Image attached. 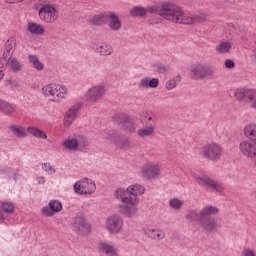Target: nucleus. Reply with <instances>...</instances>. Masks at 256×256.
Here are the masks:
<instances>
[{
    "label": "nucleus",
    "instance_id": "1",
    "mask_svg": "<svg viewBox=\"0 0 256 256\" xmlns=\"http://www.w3.org/2000/svg\"><path fill=\"white\" fill-rule=\"evenodd\" d=\"M145 193V187L141 184H134L129 186L127 189L118 188L114 192V197L118 201H121V204H118V213L131 219L132 217L137 216L139 212V195Z\"/></svg>",
    "mask_w": 256,
    "mask_h": 256
},
{
    "label": "nucleus",
    "instance_id": "2",
    "mask_svg": "<svg viewBox=\"0 0 256 256\" xmlns=\"http://www.w3.org/2000/svg\"><path fill=\"white\" fill-rule=\"evenodd\" d=\"M244 136L248 140L241 141L239 149L244 157L256 159V124L250 123L244 128Z\"/></svg>",
    "mask_w": 256,
    "mask_h": 256
},
{
    "label": "nucleus",
    "instance_id": "3",
    "mask_svg": "<svg viewBox=\"0 0 256 256\" xmlns=\"http://www.w3.org/2000/svg\"><path fill=\"white\" fill-rule=\"evenodd\" d=\"M219 213V208L213 205H206L204 208L200 210V227L206 231V233H213V231H217L219 224L215 218L211 217V215H217Z\"/></svg>",
    "mask_w": 256,
    "mask_h": 256
},
{
    "label": "nucleus",
    "instance_id": "4",
    "mask_svg": "<svg viewBox=\"0 0 256 256\" xmlns=\"http://www.w3.org/2000/svg\"><path fill=\"white\" fill-rule=\"evenodd\" d=\"M42 94L45 97H52L50 101L59 103L67 96V87L61 84L50 83L42 87Z\"/></svg>",
    "mask_w": 256,
    "mask_h": 256
},
{
    "label": "nucleus",
    "instance_id": "5",
    "mask_svg": "<svg viewBox=\"0 0 256 256\" xmlns=\"http://www.w3.org/2000/svg\"><path fill=\"white\" fill-rule=\"evenodd\" d=\"M174 5L175 3L167 1L149 5L146 7V15L147 13H150V15H159L162 19L169 21Z\"/></svg>",
    "mask_w": 256,
    "mask_h": 256
},
{
    "label": "nucleus",
    "instance_id": "6",
    "mask_svg": "<svg viewBox=\"0 0 256 256\" xmlns=\"http://www.w3.org/2000/svg\"><path fill=\"white\" fill-rule=\"evenodd\" d=\"M200 155L207 161H219L223 155V147L215 142L206 144L201 148Z\"/></svg>",
    "mask_w": 256,
    "mask_h": 256
},
{
    "label": "nucleus",
    "instance_id": "7",
    "mask_svg": "<svg viewBox=\"0 0 256 256\" xmlns=\"http://www.w3.org/2000/svg\"><path fill=\"white\" fill-rule=\"evenodd\" d=\"M71 227L75 233H78V235H82L83 237L91 233V224L87 222L83 213H78L72 218Z\"/></svg>",
    "mask_w": 256,
    "mask_h": 256
},
{
    "label": "nucleus",
    "instance_id": "8",
    "mask_svg": "<svg viewBox=\"0 0 256 256\" xmlns=\"http://www.w3.org/2000/svg\"><path fill=\"white\" fill-rule=\"evenodd\" d=\"M197 18V16H185V12H183V9L177 6V4H174L168 21H171L172 23H178L180 25H193V23L197 21Z\"/></svg>",
    "mask_w": 256,
    "mask_h": 256
},
{
    "label": "nucleus",
    "instance_id": "9",
    "mask_svg": "<svg viewBox=\"0 0 256 256\" xmlns=\"http://www.w3.org/2000/svg\"><path fill=\"white\" fill-rule=\"evenodd\" d=\"M213 76V69L205 64H196L190 69V77L194 81H203Z\"/></svg>",
    "mask_w": 256,
    "mask_h": 256
},
{
    "label": "nucleus",
    "instance_id": "10",
    "mask_svg": "<svg viewBox=\"0 0 256 256\" xmlns=\"http://www.w3.org/2000/svg\"><path fill=\"white\" fill-rule=\"evenodd\" d=\"M113 121L120 127H123L124 131L128 133H135L137 131V124L133 121L131 116L125 113H118L113 116Z\"/></svg>",
    "mask_w": 256,
    "mask_h": 256
},
{
    "label": "nucleus",
    "instance_id": "11",
    "mask_svg": "<svg viewBox=\"0 0 256 256\" xmlns=\"http://www.w3.org/2000/svg\"><path fill=\"white\" fill-rule=\"evenodd\" d=\"M38 15L43 23H55L58 19L57 9L51 4H43L38 11Z\"/></svg>",
    "mask_w": 256,
    "mask_h": 256
},
{
    "label": "nucleus",
    "instance_id": "12",
    "mask_svg": "<svg viewBox=\"0 0 256 256\" xmlns=\"http://www.w3.org/2000/svg\"><path fill=\"white\" fill-rule=\"evenodd\" d=\"M103 137L107 139V141H113L115 146L120 149H129V147H131V141L128 138H123L120 133L115 131L106 130L103 133Z\"/></svg>",
    "mask_w": 256,
    "mask_h": 256
},
{
    "label": "nucleus",
    "instance_id": "13",
    "mask_svg": "<svg viewBox=\"0 0 256 256\" xmlns=\"http://www.w3.org/2000/svg\"><path fill=\"white\" fill-rule=\"evenodd\" d=\"M235 97L238 101H243L244 103L250 101V108L256 109V90L240 88L235 90Z\"/></svg>",
    "mask_w": 256,
    "mask_h": 256
},
{
    "label": "nucleus",
    "instance_id": "14",
    "mask_svg": "<svg viewBox=\"0 0 256 256\" xmlns=\"http://www.w3.org/2000/svg\"><path fill=\"white\" fill-rule=\"evenodd\" d=\"M96 190L97 186L95 182L88 178H84L74 184V191L77 195H91V193H95Z\"/></svg>",
    "mask_w": 256,
    "mask_h": 256
},
{
    "label": "nucleus",
    "instance_id": "15",
    "mask_svg": "<svg viewBox=\"0 0 256 256\" xmlns=\"http://www.w3.org/2000/svg\"><path fill=\"white\" fill-rule=\"evenodd\" d=\"M194 179L196 183H198V185H202V187H208L209 189H212V191H215L216 193H223L225 191L223 185H221V183L212 179L211 177L195 176Z\"/></svg>",
    "mask_w": 256,
    "mask_h": 256
},
{
    "label": "nucleus",
    "instance_id": "16",
    "mask_svg": "<svg viewBox=\"0 0 256 256\" xmlns=\"http://www.w3.org/2000/svg\"><path fill=\"white\" fill-rule=\"evenodd\" d=\"M105 227L109 233L116 235L123 229V218L118 214H113L106 219Z\"/></svg>",
    "mask_w": 256,
    "mask_h": 256
},
{
    "label": "nucleus",
    "instance_id": "17",
    "mask_svg": "<svg viewBox=\"0 0 256 256\" xmlns=\"http://www.w3.org/2000/svg\"><path fill=\"white\" fill-rule=\"evenodd\" d=\"M141 173L145 179L153 180L161 175V168L157 164L148 163L142 166Z\"/></svg>",
    "mask_w": 256,
    "mask_h": 256
},
{
    "label": "nucleus",
    "instance_id": "18",
    "mask_svg": "<svg viewBox=\"0 0 256 256\" xmlns=\"http://www.w3.org/2000/svg\"><path fill=\"white\" fill-rule=\"evenodd\" d=\"M105 95V86L97 85L87 90L85 97L89 103H97Z\"/></svg>",
    "mask_w": 256,
    "mask_h": 256
},
{
    "label": "nucleus",
    "instance_id": "19",
    "mask_svg": "<svg viewBox=\"0 0 256 256\" xmlns=\"http://www.w3.org/2000/svg\"><path fill=\"white\" fill-rule=\"evenodd\" d=\"M107 22H108V26L109 29H111V31H119L122 27V23L121 20L119 19V16H117V14H115V12H107Z\"/></svg>",
    "mask_w": 256,
    "mask_h": 256
},
{
    "label": "nucleus",
    "instance_id": "20",
    "mask_svg": "<svg viewBox=\"0 0 256 256\" xmlns=\"http://www.w3.org/2000/svg\"><path fill=\"white\" fill-rule=\"evenodd\" d=\"M79 109H81V104H76L67 111L64 118L65 127H69V125L75 121V117L77 116V113H79Z\"/></svg>",
    "mask_w": 256,
    "mask_h": 256
},
{
    "label": "nucleus",
    "instance_id": "21",
    "mask_svg": "<svg viewBox=\"0 0 256 256\" xmlns=\"http://www.w3.org/2000/svg\"><path fill=\"white\" fill-rule=\"evenodd\" d=\"M88 23L90 25H94V27H101V25H105L107 23V12L91 16L88 19Z\"/></svg>",
    "mask_w": 256,
    "mask_h": 256
},
{
    "label": "nucleus",
    "instance_id": "22",
    "mask_svg": "<svg viewBox=\"0 0 256 256\" xmlns=\"http://www.w3.org/2000/svg\"><path fill=\"white\" fill-rule=\"evenodd\" d=\"M94 51L102 57H107L113 53V46L107 43H97L94 44Z\"/></svg>",
    "mask_w": 256,
    "mask_h": 256
},
{
    "label": "nucleus",
    "instance_id": "23",
    "mask_svg": "<svg viewBox=\"0 0 256 256\" xmlns=\"http://www.w3.org/2000/svg\"><path fill=\"white\" fill-rule=\"evenodd\" d=\"M139 87L141 89H157L159 87V78H142L139 82Z\"/></svg>",
    "mask_w": 256,
    "mask_h": 256
},
{
    "label": "nucleus",
    "instance_id": "24",
    "mask_svg": "<svg viewBox=\"0 0 256 256\" xmlns=\"http://www.w3.org/2000/svg\"><path fill=\"white\" fill-rule=\"evenodd\" d=\"M145 235L149 237V239H154V241H161V239H165V232L155 228H147L144 230Z\"/></svg>",
    "mask_w": 256,
    "mask_h": 256
},
{
    "label": "nucleus",
    "instance_id": "25",
    "mask_svg": "<svg viewBox=\"0 0 256 256\" xmlns=\"http://www.w3.org/2000/svg\"><path fill=\"white\" fill-rule=\"evenodd\" d=\"M23 69V64L19 61V59L10 56L8 58V70L10 73H20Z\"/></svg>",
    "mask_w": 256,
    "mask_h": 256
},
{
    "label": "nucleus",
    "instance_id": "26",
    "mask_svg": "<svg viewBox=\"0 0 256 256\" xmlns=\"http://www.w3.org/2000/svg\"><path fill=\"white\" fill-rule=\"evenodd\" d=\"M0 111L4 113V115L11 116L17 111V106L0 98Z\"/></svg>",
    "mask_w": 256,
    "mask_h": 256
},
{
    "label": "nucleus",
    "instance_id": "27",
    "mask_svg": "<svg viewBox=\"0 0 256 256\" xmlns=\"http://www.w3.org/2000/svg\"><path fill=\"white\" fill-rule=\"evenodd\" d=\"M27 31H29V33L32 35H43V33H45V28L41 24L29 22L27 24Z\"/></svg>",
    "mask_w": 256,
    "mask_h": 256
},
{
    "label": "nucleus",
    "instance_id": "28",
    "mask_svg": "<svg viewBox=\"0 0 256 256\" xmlns=\"http://www.w3.org/2000/svg\"><path fill=\"white\" fill-rule=\"evenodd\" d=\"M16 47H17V40L15 39V37L9 38L5 43V49L3 54L13 56V53H15Z\"/></svg>",
    "mask_w": 256,
    "mask_h": 256
},
{
    "label": "nucleus",
    "instance_id": "29",
    "mask_svg": "<svg viewBox=\"0 0 256 256\" xmlns=\"http://www.w3.org/2000/svg\"><path fill=\"white\" fill-rule=\"evenodd\" d=\"M99 247L102 253H105L106 255L109 256H117V249L115 248V246L106 242H101L99 244Z\"/></svg>",
    "mask_w": 256,
    "mask_h": 256
},
{
    "label": "nucleus",
    "instance_id": "30",
    "mask_svg": "<svg viewBox=\"0 0 256 256\" xmlns=\"http://www.w3.org/2000/svg\"><path fill=\"white\" fill-rule=\"evenodd\" d=\"M8 129L16 137H20V138L27 137V130H25V128L20 125L12 124L8 127Z\"/></svg>",
    "mask_w": 256,
    "mask_h": 256
},
{
    "label": "nucleus",
    "instance_id": "31",
    "mask_svg": "<svg viewBox=\"0 0 256 256\" xmlns=\"http://www.w3.org/2000/svg\"><path fill=\"white\" fill-rule=\"evenodd\" d=\"M138 137H141L142 139H145V137H151L153 133H155V126L150 125L144 128H140L137 130Z\"/></svg>",
    "mask_w": 256,
    "mask_h": 256
},
{
    "label": "nucleus",
    "instance_id": "32",
    "mask_svg": "<svg viewBox=\"0 0 256 256\" xmlns=\"http://www.w3.org/2000/svg\"><path fill=\"white\" fill-rule=\"evenodd\" d=\"M27 133H29L33 137H36L37 139H47V134L41 129L34 126H29L27 128Z\"/></svg>",
    "mask_w": 256,
    "mask_h": 256
},
{
    "label": "nucleus",
    "instance_id": "33",
    "mask_svg": "<svg viewBox=\"0 0 256 256\" xmlns=\"http://www.w3.org/2000/svg\"><path fill=\"white\" fill-rule=\"evenodd\" d=\"M62 147L68 149V151H77V138L66 139L62 142Z\"/></svg>",
    "mask_w": 256,
    "mask_h": 256
},
{
    "label": "nucleus",
    "instance_id": "34",
    "mask_svg": "<svg viewBox=\"0 0 256 256\" xmlns=\"http://www.w3.org/2000/svg\"><path fill=\"white\" fill-rule=\"evenodd\" d=\"M231 47V42H221L216 46V52L220 53V55H225L231 51Z\"/></svg>",
    "mask_w": 256,
    "mask_h": 256
},
{
    "label": "nucleus",
    "instance_id": "35",
    "mask_svg": "<svg viewBox=\"0 0 256 256\" xmlns=\"http://www.w3.org/2000/svg\"><path fill=\"white\" fill-rule=\"evenodd\" d=\"M131 17H145L147 15L146 8L143 6H135L130 10Z\"/></svg>",
    "mask_w": 256,
    "mask_h": 256
},
{
    "label": "nucleus",
    "instance_id": "36",
    "mask_svg": "<svg viewBox=\"0 0 256 256\" xmlns=\"http://www.w3.org/2000/svg\"><path fill=\"white\" fill-rule=\"evenodd\" d=\"M185 218L187 221H190L191 223L195 221H199L201 219V212H198L197 210H190L187 212Z\"/></svg>",
    "mask_w": 256,
    "mask_h": 256
},
{
    "label": "nucleus",
    "instance_id": "37",
    "mask_svg": "<svg viewBox=\"0 0 256 256\" xmlns=\"http://www.w3.org/2000/svg\"><path fill=\"white\" fill-rule=\"evenodd\" d=\"M1 209L4 213H13L15 211V204L13 202L2 201Z\"/></svg>",
    "mask_w": 256,
    "mask_h": 256
},
{
    "label": "nucleus",
    "instance_id": "38",
    "mask_svg": "<svg viewBox=\"0 0 256 256\" xmlns=\"http://www.w3.org/2000/svg\"><path fill=\"white\" fill-rule=\"evenodd\" d=\"M48 205L54 213H59L63 209V204L59 200H51Z\"/></svg>",
    "mask_w": 256,
    "mask_h": 256
},
{
    "label": "nucleus",
    "instance_id": "39",
    "mask_svg": "<svg viewBox=\"0 0 256 256\" xmlns=\"http://www.w3.org/2000/svg\"><path fill=\"white\" fill-rule=\"evenodd\" d=\"M168 205L169 207H171V209H175L177 211L181 209V207L183 206V202H181V200H179L178 198H173L169 200Z\"/></svg>",
    "mask_w": 256,
    "mask_h": 256
},
{
    "label": "nucleus",
    "instance_id": "40",
    "mask_svg": "<svg viewBox=\"0 0 256 256\" xmlns=\"http://www.w3.org/2000/svg\"><path fill=\"white\" fill-rule=\"evenodd\" d=\"M77 147L81 149H85V147H89V142H87V138L85 136H78L76 138Z\"/></svg>",
    "mask_w": 256,
    "mask_h": 256
},
{
    "label": "nucleus",
    "instance_id": "41",
    "mask_svg": "<svg viewBox=\"0 0 256 256\" xmlns=\"http://www.w3.org/2000/svg\"><path fill=\"white\" fill-rule=\"evenodd\" d=\"M153 69H155V71H157L160 74H165L167 73V65L163 64V63H156L153 65Z\"/></svg>",
    "mask_w": 256,
    "mask_h": 256
},
{
    "label": "nucleus",
    "instance_id": "42",
    "mask_svg": "<svg viewBox=\"0 0 256 256\" xmlns=\"http://www.w3.org/2000/svg\"><path fill=\"white\" fill-rule=\"evenodd\" d=\"M42 169H43V171L48 173V175H54V173H56V170L54 169V167L51 166V164H49V163H43Z\"/></svg>",
    "mask_w": 256,
    "mask_h": 256
},
{
    "label": "nucleus",
    "instance_id": "43",
    "mask_svg": "<svg viewBox=\"0 0 256 256\" xmlns=\"http://www.w3.org/2000/svg\"><path fill=\"white\" fill-rule=\"evenodd\" d=\"M42 214L45 215V217H53V215L55 214V212L53 210H51V207L49 206H45L41 209Z\"/></svg>",
    "mask_w": 256,
    "mask_h": 256
},
{
    "label": "nucleus",
    "instance_id": "44",
    "mask_svg": "<svg viewBox=\"0 0 256 256\" xmlns=\"http://www.w3.org/2000/svg\"><path fill=\"white\" fill-rule=\"evenodd\" d=\"M165 87L168 91H171L177 87V81L175 79L169 80L166 82Z\"/></svg>",
    "mask_w": 256,
    "mask_h": 256
},
{
    "label": "nucleus",
    "instance_id": "45",
    "mask_svg": "<svg viewBox=\"0 0 256 256\" xmlns=\"http://www.w3.org/2000/svg\"><path fill=\"white\" fill-rule=\"evenodd\" d=\"M8 55L3 54V56L0 58V67H7L8 68V63H9V58H7Z\"/></svg>",
    "mask_w": 256,
    "mask_h": 256
},
{
    "label": "nucleus",
    "instance_id": "46",
    "mask_svg": "<svg viewBox=\"0 0 256 256\" xmlns=\"http://www.w3.org/2000/svg\"><path fill=\"white\" fill-rule=\"evenodd\" d=\"M242 256H256L255 252L249 248H244L242 251Z\"/></svg>",
    "mask_w": 256,
    "mask_h": 256
},
{
    "label": "nucleus",
    "instance_id": "47",
    "mask_svg": "<svg viewBox=\"0 0 256 256\" xmlns=\"http://www.w3.org/2000/svg\"><path fill=\"white\" fill-rule=\"evenodd\" d=\"M224 65L226 69H233V67H235V62H233L231 59H226Z\"/></svg>",
    "mask_w": 256,
    "mask_h": 256
},
{
    "label": "nucleus",
    "instance_id": "48",
    "mask_svg": "<svg viewBox=\"0 0 256 256\" xmlns=\"http://www.w3.org/2000/svg\"><path fill=\"white\" fill-rule=\"evenodd\" d=\"M33 67L36 69V71H43V69H45V65H43V63H41L39 60L37 63L33 64Z\"/></svg>",
    "mask_w": 256,
    "mask_h": 256
},
{
    "label": "nucleus",
    "instance_id": "49",
    "mask_svg": "<svg viewBox=\"0 0 256 256\" xmlns=\"http://www.w3.org/2000/svg\"><path fill=\"white\" fill-rule=\"evenodd\" d=\"M28 61L32 65H35V63H37L39 61V58H37V56L31 54V55L28 56Z\"/></svg>",
    "mask_w": 256,
    "mask_h": 256
},
{
    "label": "nucleus",
    "instance_id": "50",
    "mask_svg": "<svg viewBox=\"0 0 256 256\" xmlns=\"http://www.w3.org/2000/svg\"><path fill=\"white\" fill-rule=\"evenodd\" d=\"M148 23L149 25H159V23H161V19H149Z\"/></svg>",
    "mask_w": 256,
    "mask_h": 256
},
{
    "label": "nucleus",
    "instance_id": "51",
    "mask_svg": "<svg viewBox=\"0 0 256 256\" xmlns=\"http://www.w3.org/2000/svg\"><path fill=\"white\" fill-rule=\"evenodd\" d=\"M38 183L39 185H43L45 183V177H38Z\"/></svg>",
    "mask_w": 256,
    "mask_h": 256
},
{
    "label": "nucleus",
    "instance_id": "52",
    "mask_svg": "<svg viewBox=\"0 0 256 256\" xmlns=\"http://www.w3.org/2000/svg\"><path fill=\"white\" fill-rule=\"evenodd\" d=\"M0 221H5V215H3V211L0 210Z\"/></svg>",
    "mask_w": 256,
    "mask_h": 256
},
{
    "label": "nucleus",
    "instance_id": "53",
    "mask_svg": "<svg viewBox=\"0 0 256 256\" xmlns=\"http://www.w3.org/2000/svg\"><path fill=\"white\" fill-rule=\"evenodd\" d=\"M10 85H12L13 87H19V84L13 81H10Z\"/></svg>",
    "mask_w": 256,
    "mask_h": 256
},
{
    "label": "nucleus",
    "instance_id": "54",
    "mask_svg": "<svg viewBox=\"0 0 256 256\" xmlns=\"http://www.w3.org/2000/svg\"><path fill=\"white\" fill-rule=\"evenodd\" d=\"M3 77H5V72H3V70H0V81L1 79H3Z\"/></svg>",
    "mask_w": 256,
    "mask_h": 256
},
{
    "label": "nucleus",
    "instance_id": "55",
    "mask_svg": "<svg viewBox=\"0 0 256 256\" xmlns=\"http://www.w3.org/2000/svg\"><path fill=\"white\" fill-rule=\"evenodd\" d=\"M148 121H153V117H148Z\"/></svg>",
    "mask_w": 256,
    "mask_h": 256
},
{
    "label": "nucleus",
    "instance_id": "56",
    "mask_svg": "<svg viewBox=\"0 0 256 256\" xmlns=\"http://www.w3.org/2000/svg\"><path fill=\"white\" fill-rule=\"evenodd\" d=\"M203 17H205V15L202 14V16H200V19H203Z\"/></svg>",
    "mask_w": 256,
    "mask_h": 256
}]
</instances>
